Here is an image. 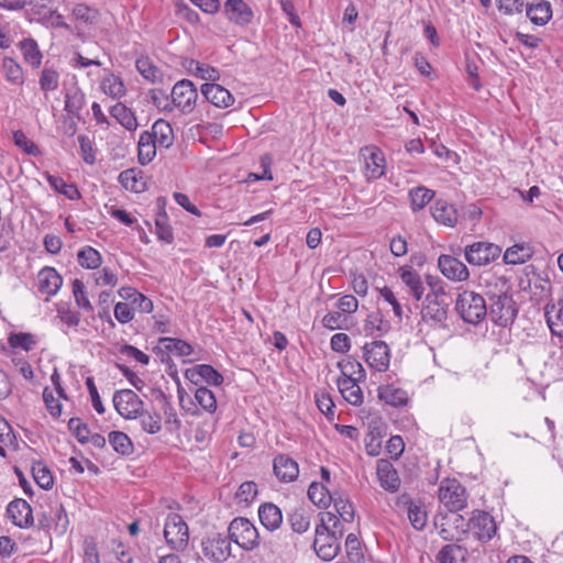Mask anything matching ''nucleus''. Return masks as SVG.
Here are the masks:
<instances>
[{
    "label": "nucleus",
    "instance_id": "nucleus-59",
    "mask_svg": "<svg viewBox=\"0 0 563 563\" xmlns=\"http://www.w3.org/2000/svg\"><path fill=\"white\" fill-rule=\"evenodd\" d=\"M120 184L128 190L134 192H141L144 187V183L139 178V174L135 169H126L119 175Z\"/></svg>",
    "mask_w": 563,
    "mask_h": 563
},
{
    "label": "nucleus",
    "instance_id": "nucleus-11",
    "mask_svg": "<svg viewBox=\"0 0 563 563\" xmlns=\"http://www.w3.org/2000/svg\"><path fill=\"white\" fill-rule=\"evenodd\" d=\"M363 357L371 368L384 373L390 363L389 346L384 341L366 343L363 346Z\"/></svg>",
    "mask_w": 563,
    "mask_h": 563
},
{
    "label": "nucleus",
    "instance_id": "nucleus-27",
    "mask_svg": "<svg viewBox=\"0 0 563 563\" xmlns=\"http://www.w3.org/2000/svg\"><path fill=\"white\" fill-rule=\"evenodd\" d=\"M544 317L551 333L563 338V300L548 302L544 307Z\"/></svg>",
    "mask_w": 563,
    "mask_h": 563
},
{
    "label": "nucleus",
    "instance_id": "nucleus-48",
    "mask_svg": "<svg viewBox=\"0 0 563 563\" xmlns=\"http://www.w3.org/2000/svg\"><path fill=\"white\" fill-rule=\"evenodd\" d=\"M334 495L321 483L313 482L309 485L308 497L318 507H328Z\"/></svg>",
    "mask_w": 563,
    "mask_h": 563
},
{
    "label": "nucleus",
    "instance_id": "nucleus-63",
    "mask_svg": "<svg viewBox=\"0 0 563 563\" xmlns=\"http://www.w3.org/2000/svg\"><path fill=\"white\" fill-rule=\"evenodd\" d=\"M59 74L52 68H44L40 77V87L43 91H54L58 88Z\"/></svg>",
    "mask_w": 563,
    "mask_h": 563
},
{
    "label": "nucleus",
    "instance_id": "nucleus-30",
    "mask_svg": "<svg viewBox=\"0 0 563 563\" xmlns=\"http://www.w3.org/2000/svg\"><path fill=\"white\" fill-rule=\"evenodd\" d=\"M110 115L130 132H134L139 128V121L134 111L128 108L123 102H117L109 110Z\"/></svg>",
    "mask_w": 563,
    "mask_h": 563
},
{
    "label": "nucleus",
    "instance_id": "nucleus-7",
    "mask_svg": "<svg viewBox=\"0 0 563 563\" xmlns=\"http://www.w3.org/2000/svg\"><path fill=\"white\" fill-rule=\"evenodd\" d=\"M490 300L489 316L492 321L499 327L511 324L518 313L512 297L504 291L490 296Z\"/></svg>",
    "mask_w": 563,
    "mask_h": 563
},
{
    "label": "nucleus",
    "instance_id": "nucleus-37",
    "mask_svg": "<svg viewBox=\"0 0 563 563\" xmlns=\"http://www.w3.org/2000/svg\"><path fill=\"white\" fill-rule=\"evenodd\" d=\"M44 178L55 191L69 200L80 199L81 195L75 184H67L62 177L52 175L48 172L44 173Z\"/></svg>",
    "mask_w": 563,
    "mask_h": 563
},
{
    "label": "nucleus",
    "instance_id": "nucleus-28",
    "mask_svg": "<svg viewBox=\"0 0 563 563\" xmlns=\"http://www.w3.org/2000/svg\"><path fill=\"white\" fill-rule=\"evenodd\" d=\"M430 211L432 218L440 224L453 228L457 223V212L454 206L444 199L435 200Z\"/></svg>",
    "mask_w": 563,
    "mask_h": 563
},
{
    "label": "nucleus",
    "instance_id": "nucleus-5",
    "mask_svg": "<svg viewBox=\"0 0 563 563\" xmlns=\"http://www.w3.org/2000/svg\"><path fill=\"white\" fill-rule=\"evenodd\" d=\"M164 538L170 549L183 551L189 541V529L183 517L172 512L165 519Z\"/></svg>",
    "mask_w": 563,
    "mask_h": 563
},
{
    "label": "nucleus",
    "instance_id": "nucleus-19",
    "mask_svg": "<svg viewBox=\"0 0 563 563\" xmlns=\"http://www.w3.org/2000/svg\"><path fill=\"white\" fill-rule=\"evenodd\" d=\"M7 516L19 528H27L34 521L31 506L22 498H15L9 503Z\"/></svg>",
    "mask_w": 563,
    "mask_h": 563
},
{
    "label": "nucleus",
    "instance_id": "nucleus-35",
    "mask_svg": "<svg viewBox=\"0 0 563 563\" xmlns=\"http://www.w3.org/2000/svg\"><path fill=\"white\" fill-rule=\"evenodd\" d=\"M100 89L106 96L112 99H121L126 93V88L122 78L113 73H108L101 79Z\"/></svg>",
    "mask_w": 563,
    "mask_h": 563
},
{
    "label": "nucleus",
    "instance_id": "nucleus-1",
    "mask_svg": "<svg viewBox=\"0 0 563 563\" xmlns=\"http://www.w3.org/2000/svg\"><path fill=\"white\" fill-rule=\"evenodd\" d=\"M431 292L427 295V305L421 311V320L431 327H443L448 319V305L444 302L445 296L441 282H433L429 277Z\"/></svg>",
    "mask_w": 563,
    "mask_h": 563
},
{
    "label": "nucleus",
    "instance_id": "nucleus-21",
    "mask_svg": "<svg viewBox=\"0 0 563 563\" xmlns=\"http://www.w3.org/2000/svg\"><path fill=\"white\" fill-rule=\"evenodd\" d=\"M223 12L231 22L245 26L253 20V11L244 0H227Z\"/></svg>",
    "mask_w": 563,
    "mask_h": 563
},
{
    "label": "nucleus",
    "instance_id": "nucleus-64",
    "mask_svg": "<svg viewBox=\"0 0 563 563\" xmlns=\"http://www.w3.org/2000/svg\"><path fill=\"white\" fill-rule=\"evenodd\" d=\"M365 451L369 456H378L382 451V435L376 429H371L364 439Z\"/></svg>",
    "mask_w": 563,
    "mask_h": 563
},
{
    "label": "nucleus",
    "instance_id": "nucleus-62",
    "mask_svg": "<svg viewBox=\"0 0 563 563\" xmlns=\"http://www.w3.org/2000/svg\"><path fill=\"white\" fill-rule=\"evenodd\" d=\"M13 142L27 155L37 156L41 154L38 146L21 130L13 132Z\"/></svg>",
    "mask_w": 563,
    "mask_h": 563
},
{
    "label": "nucleus",
    "instance_id": "nucleus-51",
    "mask_svg": "<svg viewBox=\"0 0 563 563\" xmlns=\"http://www.w3.org/2000/svg\"><path fill=\"white\" fill-rule=\"evenodd\" d=\"M189 71L202 80L214 82L220 79V71L216 67L198 60H190Z\"/></svg>",
    "mask_w": 563,
    "mask_h": 563
},
{
    "label": "nucleus",
    "instance_id": "nucleus-39",
    "mask_svg": "<svg viewBox=\"0 0 563 563\" xmlns=\"http://www.w3.org/2000/svg\"><path fill=\"white\" fill-rule=\"evenodd\" d=\"M311 512L305 507H297L287 516V521L291 530L302 534L310 527Z\"/></svg>",
    "mask_w": 563,
    "mask_h": 563
},
{
    "label": "nucleus",
    "instance_id": "nucleus-12",
    "mask_svg": "<svg viewBox=\"0 0 563 563\" xmlns=\"http://www.w3.org/2000/svg\"><path fill=\"white\" fill-rule=\"evenodd\" d=\"M153 352L165 363L170 360V354H175L179 357L191 355L194 347L185 340L163 336L158 339L157 345L153 349Z\"/></svg>",
    "mask_w": 563,
    "mask_h": 563
},
{
    "label": "nucleus",
    "instance_id": "nucleus-33",
    "mask_svg": "<svg viewBox=\"0 0 563 563\" xmlns=\"http://www.w3.org/2000/svg\"><path fill=\"white\" fill-rule=\"evenodd\" d=\"M148 133L155 140L159 147L168 148L174 143L173 128L166 120H156L152 125L151 131H148Z\"/></svg>",
    "mask_w": 563,
    "mask_h": 563
},
{
    "label": "nucleus",
    "instance_id": "nucleus-36",
    "mask_svg": "<svg viewBox=\"0 0 563 563\" xmlns=\"http://www.w3.org/2000/svg\"><path fill=\"white\" fill-rule=\"evenodd\" d=\"M532 255L533 249L530 244H515L505 251L504 262L508 265H519L528 262Z\"/></svg>",
    "mask_w": 563,
    "mask_h": 563
},
{
    "label": "nucleus",
    "instance_id": "nucleus-13",
    "mask_svg": "<svg viewBox=\"0 0 563 563\" xmlns=\"http://www.w3.org/2000/svg\"><path fill=\"white\" fill-rule=\"evenodd\" d=\"M203 555L212 562L222 563L231 555V540L228 537L216 534L201 542Z\"/></svg>",
    "mask_w": 563,
    "mask_h": 563
},
{
    "label": "nucleus",
    "instance_id": "nucleus-3",
    "mask_svg": "<svg viewBox=\"0 0 563 563\" xmlns=\"http://www.w3.org/2000/svg\"><path fill=\"white\" fill-rule=\"evenodd\" d=\"M460 510L448 511L446 514L439 512L434 517V528L438 533L445 541L461 540L470 530L468 520L459 514Z\"/></svg>",
    "mask_w": 563,
    "mask_h": 563
},
{
    "label": "nucleus",
    "instance_id": "nucleus-10",
    "mask_svg": "<svg viewBox=\"0 0 563 563\" xmlns=\"http://www.w3.org/2000/svg\"><path fill=\"white\" fill-rule=\"evenodd\" d=\"M117 412L124 419H136L143 409V400L131 389L117 390L112 398Z\"/></svg>",
    "mask_w": 563,
    "mask_h": 563
},
{
    "label": "nucleus",
    "instance_id": "nucleus-4",
    "mask_svg": "<svg viewBox=\"0 0 563 563\" xmlns=\"http://www.w3.org/2000/svg\"><path fill=\"white\" fill-rule=\"evenodd\" d=\"M228 532L230 540L245 551H252L261 543L257 528L247 518H234L228 528Z\"/></svg>",
    "mask_w": 563,
    "mask_h": 563
},
{
    "label": "nucleus",
    "instance_id": "nucleus-9",
    "mask_svg": "<svg viewBox=\"0 0 563 563\" xmlns=\"http://www.w3.org/2000/svg\"><path fill=\"white\" fill-rule=\"evenodd\" d=\"M172 107L187 114L194 111L198 99V91L188 79L177 81L170 92Z\"/></svg>",
    "mask_w": 563,
    "mask_h": 563
},
{
    "label": "nucleus",
    "instance_id": "nucleus-49",
    "mask_svg": "<svg viewBox=\"0 0 563 563\" xmlns=\"http://www.w3.org/2000/svg\"><path fill=\"white\" fill-rule=\"evenodd\" d=\"M135 67L140 75L150 82H156L161 78V70L154 65L148 56H140L135 62Z\"/></svg>",
    "mask_w": 563,
    "mask_h": 563
},
{
    "label": "nucleus",
    "instance_id": "nucleus-52",
    "mask_svg": "<svg viewBox=\"0 0 563 563\" xmlns=\"http://www.w3.org/2000/svg\"><path fill=\"white\" fill-rule=\"evenodd\" d=\"M331 504H333L336 512L335 515L340 517L343 522H346L347 525L353 522L355 511L352 503L349 499L343 498L341 495L334 494Z\"/></svg>",
    "mask_w": 563,
    "mask_h": 563
},
{
    "label": "nucleus",
    "instance_id": "nucleus-6",
    "mask_svg": "<svg viewBox=\"0 0 563 563\" xmlns=\"http://www.w3.org/2000/svg\"><path fill=\"white\" fill-rule=\"evenodd\" d=\"M439 500L449 511L462 510L467 505L465 487L455 478H445L439 487Z\"/></svg>",
    "mask_w": 563,
    "mask_h": 563
},
{
    "label": "nucleus",
    "instance_id": "nucleus-47",
    "mask_svg": "<svg viewBox=\"0 0 563 563\" xmlns=\"http://www.w3.org/2000/svg\"><path fill=\"white\" fill-rule=\"evenodd\" d=\"M141 428L148 434H156L162 430V417L157 411L141 410L137 415Z\"/></svg>",
    "mask_w": 563,
    "mask_h": 563
},
{
    "label": "nucleus",
    "instance_id": "nucleus-25",
    "mask_svg": "<svg viewBox=\"0 0 563 563\" xmlns=\"http://www.w3.org/2000/svg\"><path fill=\"white\" fill-rule=\"evenodd\" d=\"M368 155L365 157V176L368 180L380 178L385 174V156L377 147L365 148Z\"/></svg>",
    "mask_w": 563,
    "mask_h": 563
},
{
    "label": "nucleus",
    "instance_id": "nucleus-23",
    "mask_svg": "<svg viewBox=\"0 0 563 563\" xmlns=\"http://www.w3.org/2000/svg\"><path fill=\"white\" fill-rule=\"evenodd\" d=\"M276 477L284 483L294 482L299 475L298 463L287 454H279L273 461Z\"/></svg>",
    "mask_w": 563,
    "mask_h": 563
},
{
    "label": "nucleus",
    "instance_id": "nucleus-60",
    "mask_svg": "<svg viewBox=\"0 0 563 563\" xmlns=\"http://www.w3.org/2000/svg\"><path fill=\"white\" fill-rule=\"evenodd\" d=\"M9 344L14 349L19 347L22 349L23 351L29 352L34 349L36 340L35 336L31 333H11L9 336Z\"/></svg>",
    "mask_w": 563,
    "mask_h": 563
},
{
    "label": "nucleus",
    "instance_id": "nucleus-18",
    "mask_svg": "<svg viewBox=\"0 0 563 563\" xmlns=\"http://www.w3.org/2000/svg\"><path fill=\"white\" fill-rule=\"evenodd\" d=\"M63 285V277L51 266L43 267L37 273V290L48 300L55 296Z\"/></svg>",
    "mask_w": 563,
    "mask_h": 563
},
{
    "label": "nucleus",
    "instance_id": "nucleus-58",
    "mask_svg": "<svg viewBox=\"0 0 563 563\" xmlns=\"http://www.w3.org/2000/svg\"><path fill=\"white\" fill-rule=\"evenodd\" d=\"M257 485L254 482H244L235 493V499L239 505L249 506L257 496Z\"/></svg>",
    "mask_w": 563,
    "mask_h": 563
},
{
    "label": "nucleus",
    "instance_id": "nucleus-40",
    "mask_svg": "<svg viewBox=\"0 0 563 563\" xmlns=\"http://www.w3.org/2000/svg\"><path fill=\"white\" fill-rule=\"evenodd\" d=\"M86 103V96L84 91L75 86L67 90L65 95V111L76 118H79V113Z\"/></svg>",
    "mask_w": 563,
    "mask_h": 563
},
{
    "label": "nucleus",
    "instance_id": "nucleus-31",
    "mask_svg": "<svg viewBox=\"0 0 563 563\" xmlns=\"http://www.w3.org/2000/svg\"><path fill=\"white\" fill-rule=\"evenodd\" d=\"M358 382L352 378H338L336 380L339 391L344 400L355 407L361 406L364 399Z\"/></svg>",
    "mask_w": 563,
    "mask_h": 563
},
{
    "label": "nucleus",
    "instance_id": "nucleus-57",
    "mask_svg": "<svg viewBox=\"0 0 563 563\" xmlns=\"http://www.w3.org/2000/svg\"><path fill=\"white\" fill-rule=\"evenodd\" d=\"M71 286H73V295H74L76 305L80 309H82L87 312L93 311V307L88 298V292H87L84 282L76 278V279H74Z\"/></svg>",
    "mask_w": 563,
    "mask_h": 563
},
{
    "label": "nucleus",
    "instance_id": "nucleus-2",
    "mask_svg": "<svg viewBox=\"0 0 563 563\" xmlns=\"http://www.w3.org/2000/svg\"><path fill=\"white\" fill-rule=\"evenodd\" d=\"M455 309L460 317L470 324H478L488 313L483 296L472 290L459 294Z\"/></svg>",
    "mask_w": 563,
    "mask_h": 563
},
{
    "label": "nucleus",
    "instance_id": "nucleus-53",
    "mask_svg": "<svg viewBox=\"0 0 563 563\" xmlns=\"http://www.w3.org/2000/svg\"><path fill=\"white\" fill-rule=\"evenodd\" d=\"M196 402L207 412L214 413L217 411L218 405L217 399L209 388L205 386H200L195 391Z\"/></svg>",
    "mask_w": 563,
    "mask_h": 563
},
{
    "label": "nucleus",
    "instance_id": "nucleus-17",
    "mask_svg": "<svg viewBox=\"0 0 563 563\" xmlns=\"http://www.w3.org/2000/svg\"><path fill=\"white\" fill-rule=\"evenodd\" d=\"M185 377L192 384L207 383L212 386H220L223 376L209 364H199L185 371Z\"/></svg>",
    "mask_w": 563,
    "mask_h": 563
},
{
    "label": "nucleus",
    "instance_id": "nucleus-34",
    "mask_svg": "<svg viewBox=\"0 0 563 563\" xmlns=\"http://www.w3.org/2000/svg\"><path fill=\"white\" fill-rule=\"evenodd\" d=\"M158 144L151 136L148 131H143L140 134L137 143V157L141 165L150 164L156 156Z\"/></svg>",
    "mask_w": 563,
    "mask_h": 563
},
{
    "label": "nucleus",
    "instance_id": "nucleus-42",
    "mask_svg": "<svg viewBox=\"0 0 563 563\" xmlns=\"http://www.w3.org/2000/svg\"><path fill=\"white\" fill-rule=\"evenodd\" d=\"M467 550L459 544L444 545L438 553L439 563H465Z\"/></svg>",
    "mask_w": 563,
    "mask_h": 563
},
{
    "label": "nucleus",
    "instance_id": "nucleus-44",
    "mask_svg": "<svg viewBox=\"0 0 563 563\" xmlns=\"http://www.w3.org/2000/svg\"><path fill=\"white\" fill-rule=\"evenodd\" d=\"M290 536H285L284 539L272 536L268 540L264 541V549L276 558H283L289 554L292 550V542Z\"/></svg>",
    "mask_w": 563,
    "mask_h": 563
},
{
    "label": "nucleus",
    "instance_id": "nucleus-26",
    "mask_svg": "<svg viewBox=\"0 0 563 563\" xmlns=\"http://www.w3.org/2000/svg\"><path fill=\"white\" fill-rule=\"evenodd\" d=\"M398 505L407 507L408 519L416 530H422L426 527L428 516L421 504L413 501L408 495L404 494L398 498Z\"/></svg>",
    "mask_w": 563,
    "mask_h": 563
},
{
    "label": "nucleus",
    "instance_id": "nucleus-32",
    "mask_svg": "<svg viewBox=\"0 0 563 563\" xmlns=\"http://www.w3.org/2000/svg\"><path fill=\"white\" fill-rule=\"evenodd\" d=\"M526 14L536 25H545L552 18V7L547 0L526 5Z\"/></svg>",
    "mask_w": 563,
    "mask_h": 563
},
{
    "label": "nucleus",
    "instance_id": "nucleus-50",
    "mask_svg": "<svg viewBox=\"0 0 563 563\" xmlns=\"http://www.w3.org/2000/svg\"><path fill=\"white\" fill-rule=\"evenodd\" d=\"M108 441L112 449L121 455H130L133 452L131 439L121 431H111Z\"/></svg>",
    "mask_w": 563,
    "mask_h": 563
},
{
    "label": "nucleus",
    "instance_id": "nucleus-61",
    "mask_svg": "<svg viewBox=\"0 0 563 563\" xmlns=\"http://www.w3.org/2000/svg\"><path fill=\"white\" fill-rule=\"evenodd\" d=\"M3 71L5 79L13 85H22L24 82L23 70L13 59L3 60Z\"/></svg>",
    "mask_w": 563,
    "mask_h": 563
},
{
    "label": "nucleus",
    "instance_id": "nucleus-24",
    "mask_svg": "<svg viewBox=\"0 0 563 563\" xmlns=\"http://www.w3.org/2000/svg\"><path fill=\"white\" fill-rule=\"evenodd\" d=\"M399 277L404 285L409 289V294L416 301L421 300L424 294V286L419 273L410 265L400 266Z\"/></svg>",
    "mask_w": 563,
    "mask_h": 563
},
{
    "label": "nucleus",
    "instance_id": "nucleus-22",
    "mask_svg": "<svg viewBox=\"0 0 563 563\" xmlns=\"http://www.w3.org/2000/svg\"><path fill=\"white\" fill-rule=\"evenodd\" d=\"M201 93L207 101L218 108H229L234 103L233 95L216 82H206L201 86Z\"/></svg>",
    "mask_w": 563,
    "mask_h": 563
},
{
    "label": "nucleus",
    "instance_id": "nucleus-41",
    "mask_svg": "<svg viewBox=\"0 0 563 563\" xmlns=\"http://www.w3.org/2000/svg\"><path fill=\"white\" fill-rule=\"evenodd\" d=\"M435 192L424 186H417L409 190L408 198L413 212L422 210L434 197Z\"/></svg>",
    "mask_w": 563,
    "mask_h": 563
},
{
    "label": "nucleus",
    "instance_id": "nucleus-43",
    "mask_svg": "<svg viewBox=\"0 0 563 563\" xmlns=\"http://www.w3.org/2000/svg\"><path fill=\"white\" fill-rule=\"evenodd\" d=\"M378 396L386 404L394 407L405 406L408 401L407 393L404 389L391 385L380 387L378 389Z\"/></svg>",
    "mask_w": 563,
    "mask_h": 563
},
{
    "label": "nucleus",
    "instance_id": "nucleus-38",
    "mask_svg": "<svg viewBox=\"0 0 563 563\" xmlns=\"http://www.w3.org/2000/svg\"><path fill=\"white\" fill-rule=\"evenodd\" d=\"M320 516V525L318 527L341 540L346 531V522H343L340 517L330 511L321 512Z\"/></svg>",
    "mask_w": 563,
    "mask_h": 563
},
{
    "label": "nucleus",
    "instance_id": "nucleus-8",
    "mask_svg": "<svg viewBox=\"0 0 563 563\" xmlns=\"http://www.w3.org/2000/svg\"><path fill=\"white\" fill-rule=\"evenodd\" d=\"M501 254V249L490 242H474L464 249V257L472 266H486L496 261Z\"/></svg>",
    "mask_w": 563,
    "mask_h": 563
},
{
    "label": "nucleus",
    "instance_id": "nucleus-46",
    "mask_svg": "<svg viewBox=\"0 0 563 563\" xmlns=\"http://www.w3.org/2000/svg\"><path fill=\"white\" fill-rule=\"evenodd\" d=\"M342 376L340 378H352L363 380L366 377L363 365L355 358L349 357L338 363Z\"/></svg>",
    "mask_w": 563,
    "mask_h": 563
},
{
    "label": "nucleus",
    "instance_id": "nucleus-55",
    "mask_svg": "<svg viewBox=\"0 0 563 563\" xmlns=\"http://www.w3.org/2000/svg\"><path fill=\"white\" fill-rule=\"evenodd\" d=\"M32 474H33L34 481L41 488L48 490L53 487V485H54L53 475H52L51 471L48 470V467L44 463H42V462L35 463L32 466Z\"/></svg>",
    "mask_w": 563,
    "mask_h": 563
},
{
    "label": "nucleus",
    "instance_id": "nucleus-16",
    "mask_svg": "<svg viewBox=\"0 0 563 563\" xmlns=\"http://www.w3.org/2000/svg\"><path fill=\"white\" fill-rule=\"evenodd\" d=\"M438 267L443 276L453 282H464L470 277L466 265L451 255H440L438 258Z\"/></svg>",
    "mask_w": 563,
    "mask_h": 563
},
{
    "label": "nucleus",
    "instance_id": "nucleus-29",
    "mask_svg": "<svg viewBox=\"0 0 563 563\" xmlns=\"http://www.w3.org/2000/svg\"><path fill=\"white\" fill-rule=\"evenodd\" d=\"M257 512L262 526L269 531L277 530L283 523V512L273 503H264L258 507Z\"/></svg>",
    "mask_w": 563,
    "mask_h": 563
},
{
    "label": "nucleus",
    "instance_id": "nucleus-54",
    "mask_svg": "<svg viewBox=\"0 0 563 563\" xmlns=\"http://www.w3.org/2000/svg\"><path fill=\"white\" fill-rule=\"evenodd\" d=\"M52 521L54 531L57 536H64L69 526L67 512L62 504H56L51 507Z\"/></svg>",
    "mask_w": 563,
    "mask_h": 563
},
{
    "label": "nucleus",
    "instance_id": "nucleus-20",
    "mask_svg": "<svg viewBox=\"0 0 563 563\" xmlns=\"http://www.w3.org/2000/svg\"><path fill=\"white\" fill-rule=\"evenodd\" d=\"M376 475L382 488L389 493H396L400 488L401 481L397 470L390 461L380 459L377 461Z\"/></svg>",
    "mask_w": 563,
    "mask_h": 563
},
{
    "label": "nucleus",
    "instance_id": "nucleus-45",
    "mask_svg": "<svg viewBox=\"0 0 563 563\" xmlns=\"http://www.w3.org/2000/svg\"><path fill=\"white\" fill-rule=\"evenodd\" d=\"M78 264L86 269H97L102 264L101 254L92 246L86 245L77 253Z\"/></svg>",
    "mask_w": 563,
    "mask_h": 563
},
{
    "label": "nucleus",
    "instance_id": "nucleus-56",
    "mask_svg": "<svg viewBox=\"0 0 563 563\" xmlns=\"http://www.w3.org/2000/svg\"><path fill=\"white\" fill-rule=\"evenodd\" d=\"M21 52L24 59L32 66L37 67L42 62V54L38 49L37 43L32 38L23 40L20 43Z\"/></svg>",
    "mask_w": 563,
    "mask_h": 563
},
{
    "label": "nucleus",
    "instance_id": "nucleus-14",
    "mask_svg": "<svg viewBox=\"0 0 563 563\" xmlns=\"http://www.w3.org/2000/svg\"><path fill=\"white\" fill-rule=\"evenodd\" d=\"M470 530L479 541H489L497 531L494 518L486 511L475 510L468 520Z\"/></svg>",
    "mask_w": 563,
    "mask_h": 563
},
{
    "label": "nucleus",
    "instance_id": "nucleus-15",
    "mask_svg": "<svg viewBox=\"0 0 563 563\" xmlns=\"http://www.w3.org/2000/svg\"><path fill=\"white\" fill-rule=\"evenodd\" d=\"M313 549L316 554L324 560H333L340 550V539L331 536V533L322 530L318 526L316 527V537L313 541Z\"/></svg>",
    "mask_w": 563,
    "mask_h": 563
}]
</instances>
